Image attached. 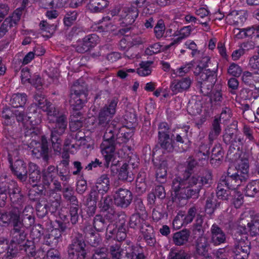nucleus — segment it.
<instances>
[{
    "instance_id": "nucleus-56",
    "label": "nucleus",
    "mask_w": 259,
    "mask_h": 259,
    "mask_svg": "<svg viewBox=\"0 0 259 259\" xmlns=\"http://www.w3.org/2000/svg\"><path fill=\"white\" fill-rule=\"evenodd\" d=\"M230 189L226 188L225 185L220 181L217 186L215 197L218 200H227L230 194L229 191Z\"/></svg>"
},
{
    "instance_id": "nucleus-36",
    "label": "nucleus",
    "mask_w": 259,
    "mask_h": 259,
    "mask_svg": "<svg viewBox=\"0 0 259 259\" xmlns=\"http://www.w3.org/2000/svg\"><path fill=\"white\" fill-rule=\"evenodd\" d=\"M21 222L28 227L34 224L35 222V217L34 214V209L32 206L29 205L25 206L23 211L22 219L21 220Z\"/></svg>"
},
{
    "instance_id": "nucleus-59",
    "label": "nucleus",
    "mask_w": 259,
    "mask_h": 259,
    "mask_svg": "<svg viewBox=\"0 0 259 259\" xmlns=\"http://www.w3.org/2000/svg\"><path fill=\"white\" fill-rule=\"evenodd\" d=\"M152 61H142L140 63V67L137 69L136 72L141 76L149 75L152 72L151 65Z\"/></svg>"
},
{
    "instance_id": "nucleus-29",
    "label": "nucleus",
    "mask_w": 259,
    "mask_h": 259,
    "mask_svg": "<svg viewBox=\"0 0 259 259\" xmlns=\"http://www.w3.org/2000/svg\"><path fill=\"white\" fill-rule=\"evenodd\" d=\"M147 214L135 213L133 214L128 222L129 226L131 228L143 230L144 227L150 225L147 221Z\"/></svg>"
},
{
    "instance_id": "nucleus-46",
    "label": "nucleus",
    "mask_w": 259,
    "mask_h": 259,
    "mask_svg": "<svg viewBox=\"0 0 259 259\" xmlns=\"http://www.w3.org/2000/svg\"><path fill=\"white\" fill-rule=\"evenodd\" d=\"M234 259H247L250 252V246H235L233 250Z\"/></svg>"
},
{
    "instance_id": "nucleus-33",
    "label": "nucleus",
    "mask_w": 259,
    "mask_h": 259,
    "mask_svg": "<svg viewBox=\"0 0 259 259\" xmlns=\"http://www.w3.org/2000/svg\"><path fill=\"white\" fill-rule=\"evenodd\" d=\"M130 251L126 253L127 259H146L144 248L139 244L132 245L129 247Z\"/></svg>"
},
{
    "instance_id": "nucleus-42",
    "label": "nucleus",
    "mask_w": 259,
    "mask_h": 259,
    "mask_svg": "<svg viewBox=\"0 0 259 259\" xmlns=\"http://www.w3.org/2000/svg\"><path fill=\"white\" fill-rule=\"evenodd\" d=\"M109 221L101 214L96 215L93 220V227L97 232H102L108 226H112L113 225L108 224Z\"/></svg>"
},
{
    "instance_id": "nucleus-24",
    "label": "nucleus",
    "mask_w": 259,
    "mask_h": 259,
    "mask_svg": "<svg viewBox=\"0 0 259 259\" xmlns=\"http://www.w3.org/2000/svg\"><path fill=\"white\" fill-rule=\"evenodd\" d=\"M47 202L50 206L49 210L51 213H56L60 207L61 195L55 190H49L47 193Z\"/></svg>"
},
{
    "instance_id": "nucleus-21",
    "label": "nucleus",
    "mask_w": 259,
    "mask_h": 259,
    "mask_svg": "<svg viewBox=\"0 0 259 259\" xmlns=\"http://www.w3.org/2000/svg\"><path fill=\"white\" fill-rule=\"evenodd\" d=\"M214 67L212 68L205 69L200 65H197L194 70V74L195 76H199L198 80L206 79L207 78L212 79L213 81L214 77H217L218 70V63L214 61Z\"/></svg>"
},
{
    "instance_id": "nucleus-62",
    "label": "nucleus",
    "mask_w": 259,
    "mask_h": 259,
    "mask_svg": "<svg viewBox=\"0 0 259 259\" xmlns=\"http://www.w3.org/2000/svg\"><path fill=\"white\" fill-rule=\"evenodd\" d=\"M195 62L191 61L186 63L176 69L175 74L177 76L183 77L188 73L194 67Z\"/></svg>"
},
{
    "instance_id": "nucleus-14",
    "label": "nucleus",
    "mask_w": 259,
    "mask_h": 259,
    "mask_svg": "<svg viewBox=\"0 0 259 259\" xmlns=\"http://www.w3.org/2000/svg\"><path fill=\"white\" fill-rule=\"evenodd\" d=\"M241 176L239 171L230 167L228 169L227 175L224 178L222 177L220 181L225 185L226 188L233 190L246 181L245 179L241 178Z\"/></svg>"
},
{
    "instance_id": "nucleus-61",
    "label": "nucleus",
    "mask_w": 259,
    "mask_h": 259,
    "mask_svg": "<svg viewBox=\"0 0 259 259\" xmlns=\"http://www.w3.org/2000/svg\"><path fill=\"white\" fill-rule=\"evenodd\" d=\"M69 216L72 225H75L78 221L79 217V207L78 203L68 206Z\"/></svg>"
},
{
    "instance_id": "nucleus-6",
    "label": "nucleus",
    "mask_w": 259,
    "mask_h": 259,
    "mask_svg": "<svg viewBox=\"0 0 259 259\" xmlns=\"http://www.w3.org/2000/svg\"><path fill=\"white\" fill-rule=\"evenodd\" d=\"M132 133L126 126L121 125V124L115 120L112 121L111 124L106 128L103 137V141L107 140L112 144L114 147V154L116 155V141L118 139H121L122 142H126L132 137Z\"/></svg>"
},
{
    "instance_id": "nucleus-11",
    "label": "nucleus",
    "mask_w": 259,
    "mask_h": 259,
    "mask_svg": "<svg viewBox=\"0 0 259 259\" xmlns=\"http://www.w3.org/2000/svg\"><path fill=\"white\" fill-rule=\"evenodd\" d=\"M138 15L139 10L134 6H131L125 9L119 20L120 24L123 27L119 29L118 33L125 34L130 32L131 25L134 23Z\"/></svg>"
},
{
    "instance_id": "nucleus-34",
    "label": "nucleus",
    "mask_w": 259,
    "mask_h": 259,
    "mask_svg": "<svg viewBox=\"0 0 259 259\" xmlns=\"http://www.w3.org/2000/svg\"><path fill=\"white\" fill-rule=\"evenodd\" d=\"M221 203V202L213 193H211L206 197L205 205V212L209 215L212 214L215 210L220 206Z\"/></svg>"
},
{
    "instance_id": "nucleus-23",
    "label": "nucleus",
    "mask_w": 259,
    "mask_h": 259,
    "mask_svg": "<svg viewBox=\"0 0 259 259\" xmlns=\"http://www.w3.org/2000/svg\"><path fill=\"white\" fill-rule=\"evenodd\" d=\"M232 237L234 240V246L238 245V246H250V242L248 240L247 229L244 225L239 226L237 229L233 231Z\"/></svg>"
},
{
    "instance_id": "nucleus-49",
    "label": "nucleus",
    "mask_w": 259,
    "mask_h": 259,
    "mask_svg": "<svg viewBox=\"0 0 259 259\" xmlns=\"http://www.w3.org/2000/svg\"><path fill=\"white\" fill-rule=\"evenodd\" d=\"M158 144L161 149L167 152H172L174 150V144L172 137L169 135L158 137Z\"/></svg>"
},
{
    "instance_id": "nucleus-8",
    "label": "nucleus",
    "mask_w": 259,
    "mask_h": 259,
    "mask_svg": "<svg viewBox=\"0 0 259 259\" xmlns=\"http://www.w3.org/2000/svg\"><path fill=\"white\" fill-rule=\"evenodd\" d=\"M118 99L113 97L108 99L106 104L102 107L98 113V124L102 126H106L109 124L116 113Z\"/></svg>"
},
{
    "instance_id": "nucleus-9",
    "label": "nucleus",
    "mask_w": 259,
    "mask_h": 259,
    "mask_svg": "<svg viewBox=\"0 0 259 259\" xmlns=\"http://www.w3.org/2000/svg\"><path fill=\"white\" fill-rule=\"evenodd\" d=\"M87 96L85 90L76 82L71 89L69 100L72 109L81 110L87 102Z\"/></svg>"
},
{
    "instance_id": "nucleus-45",
    "label": "nucleus",
    "mask_w": 259,
    "mask_h": 259,
    "mask_svg": "<svg viewBox=\"0 0 259 259\" xmlns=\"http://www.w3.org/2000/svg\"><path fill=\"white\" fill-rule=\"evenodd\" d=\"M147 228L142 231L143 239L148 246H154L156 241L153 227L150 225Z\"/></svg>"
},
{
    "instance_id": "nucleus-51",
    "label": "nucleus",
    "mask_w": 259,
    "mask_h": 259,
    "mask_svg": "<svg viewBox=\"0 0 259 259\" xmlns=\"http://www.w3.org/2000/svg\"><path fill=\"white\" fill-rule=\"evenodd\" d=\"M101 199L98 203V206L102 212H109L112 210L114 201L110 195H107L105 197L100 196Z\"/></svg>"
},
{
    "instance_id": "nucleus-22",
    "label": "nucleus",
    "mask_w": 259,
    "mask_h": 259,
    "mask_svg": "<svg viewBox=\"0 0 259 259\" xmlns=\"http://www.w3.org/2000/svg\"><path fill=\"white\" fill-rule=\"evenodd\" d=\"M125 224V221L121 223V226L118 229L112 226H108L107 228V234H106L107 239H112L116 241V242L120 243L121 241L124 240L126 237V230L123 227L122 225Z\"/></svg>"
},
{
    "instance_id": "nucleus-41",
    "label": "nucleus",
    "mask_w": 259,
    "mask_h": 259,
    "mask_svg": "<svg viewBox=\"0 0 259 259\" xmlns=\"http://www.w3.org/2000/svg\"><path fill=\"white\" fill-rule=\"evenodd\" d=\"M45 187L42 185L34 184L32 185V188L28 191V196L31 201H36L39 199L40 196L45 193Z\"/></svg>"
},
{
    "instance_id": "nucleus-58",
    "label": "nucleus",
    "mask_w": 259,
    "mask_h": 259,
    "mask_svg": "<svg viewBox=\"0 0 259 259\" xmlns=\"http://www.w3.org/2000/svg\"><path fill=\"white\" fill-rule=\"evenodd\" d=\"M237 30L239 31L236 34V36L238 39H243L247 37L252 38L255 32H256V27L254 26L241 29L238 28Z\"/></svg>"
},
{
    "instance_id": "nucleus-44",
    "label": "nucleus",
    "mask_w": 259,
    "mask_h": 259,
    "mask_svg": "<svg viewBox=\"0 0 259 259\" xmlns=\"http://www.w3.org/2000/svg\"><path fill=\"white\" fill-rule=\"evenodd\" d=\"M210 100L214 105H220L223 100L222 85L217 84L210 93Z\"/></svg>"
},
{
    "instance_id": "nucleus-19",
    "label": "nucleus",
    "mask_w": 259,
    "mask_h": 259,
    "mask_svg": "<svg viewBox=\"0 0 259 259\" xmlns=\"http://www.w3.org/2000/svg\"><path fill=\"white\" fill-rule=\"evenodd\" d=\"M35 147L32 150V155L36 158H42L45 162L48 163L49 159V145L45 136H42L41 142H35Z\"/></svg>"
},
{
    "instance_id": "nucleus-5",
    "label": "nucleus",
    "mask_w": 259,
    "mask_h": 259,
    "mask_svg": "<svg viewBox=\"0 0 259 259\" xmlns=\"http://www.w3.org/2000/svg\"><path fill=\"white\" fill-rule=\"evenodd\" d=\"M66 216L60 214V219L54 222L52 229L48 231L43 237V243L51 247H56L63 240V235L69 230V222H65Z\"/></svg>"
},
{
    "instance_id": "nucleus-15",
    "label": "nucleus",
    "mask_w": 259,
    "mask_h": 259,
    "mask_svg": "<svg viewBox=\"0 0 259 259\" xmlns=\"http://www.w3.org/2000/svg\"><path fill=\"white\" fill-rule=\"evenodd\" d=\"M8 160L12 174L21 182L26 181L28 173L26 163L22 160H17L13 163L12 156L9 154L8 156Z\"/></svg>"
},
{
    "instance_id": "nucleus-31",
    "label": "nucleus",
    "mask_w": 259,
    "mask_h": 259,
    "mask_svg": "<svg viewBox=\"0 0 259 259\" xmlns=\"http://www.w3.org/2000/svg\"><path fill=\"white\" fill-rule=\"evenodd\" d=\"M216 77H214L213 81H211L212 79L209 78L198 80L196 85L197 90L199 91L202 95L205 96H208L212 90V87L215 83Z\"/></svg>"
},
{
    "instance_id": "nucleus-13",
    "label": "nucleus",
    "mask_w": 259,
    "mask_h": 259,
    "mask_svg": "<svg viewBox=\"0 0 259 259\" xmlns=\"http://www.w3.org/2000/svg\"><path fill=\"white\" fill-rule=\"evenodd\" d=\"M14 117L16 118L18 122H21L24 127H26L25 131V137H31L37 135L39 133L38 128L34 127L30 124L31 117L28 116L27 113L25 114L24 110H14Z\"/></svg>"
},
{
    "instance_id": "nucleus-3",
    "label": "nucleus",
    "mask_w": 259,
    "mask_h": 259,
    "mask_svg": "<svg viewBox=\"0 0 259 259\" xmlns=\"http://www.w3.org/2000/svg\"><path fill=\"white\" fill-rule=\"evenodd\" d=\"M12 227L10 231L11 237L10 244H14L17 248L24 251L28 256H35V246L33 244V242L26 239L27 235L26 229L28 227L21 222V219L15 222Z\"/></svg>"
},
{
    "instance_id": "nucleus-26",
    "label": "nucleus",
    "mask_w": 259,
    "mask_h": 259,
    "mask_svg": "<svg viewBox=\"0 0 259 259\" xmlns=\"http://www.w3.org/2000/svg\"><path fill=\"white\" fill-rule=\"evenodd\" d=\"M226 236L223 230L217 224H213L210 228L209 242L214 246H218L226 242Z\"/></svg>"
},
{
    "instance_id": "nucleus-20",
    "label": "nucleus",
    "mask_w": 259,
    "mask_h": 259,
    "mask_svg": "<svg viewBox=\"0 0 259 259\" xmlns=\"http://www.w3.org/2000/svg\"><path fill=\"white\" fill-rule=\"evenodd\" d=\"M99 41V36L96 34L86 35L81 42L76 45V51L79 53H84L94 48Z\"/></svg>"
},
{
    "instance_id": "nucleus-37",
    "label": "nucleus",
    "mask_w": 259,
    "mask_h": 259,
    "mask_svg": "<svg viewBox=\"0 0 259 259\" xmlns=\"http://www.w3.org/2000/svg\"><path fill=\"white\" fill-rule=\"evenodd\" d=\"M190 235L189 230L184 229L174 234L172 240L177 246H182L185 244L189 240Z\"/></svg>"
},
{
    "instance_id": "nucleus-16",
    "label": "nucleus",
    "mask_w": 259,
    "mask_h": 259,
    "mask_svg": "<svg viewBox=\"0 0 259 259\" xmlns=\"http://www.w3.org/2000/svg\"><path fill=\"white\" fill-rule=\"evenodd\" d=\"M86 244L82 239L75 238L68 247V256L71 259H85Z\"/></svg>"
},
{
    "instance_id": "nucleus-28",
    "label": "nucleus",
    "mask_w": 259,
    "mask_h": 259,
    "mask_svg": "<svg viewBox=\"0 0 259 259\" xmlns=\"http://www.w3.org/2000/svg\"><path fill=\"white\" fill-rule=\"evenodd\" d=\"M8 195L13 204L21 205L23 202V196L21 194V189L16 182L9 183Z\"/></svg>"
},
{
    "instance_id": "nucleus-25",
    "label": "nucleus",
    "mask_w": 259,
    "mask_h": 259,
    "mask_svg": "<svg viewBox=\"0 0 259 259\" xmlns=\"http://www.w3.org/2000/svg\"><path fill=\"white\" fill-rule=\"evenodd\" d=\"M192 83V79L189 77L176 79L172 81L170 88L174 95L181 93L188 90Z\"/></svg>"
},
{
    "instance_id": "nucleus-27",
    "label": "nucleus",
    "mask_w": 259,
    "mask_h": 259,
    "mask_svg": "<svg viewBox=\"0 0 259 259\" xmlns=\"http://www.w3.org/2000/svg\"><path fill=\"white\" fill-rule=\"evenodd\" d=\"M137 166V164L135 165V164H132L130 162L124 163L118 171V179L122 181L132 182L135 178V175L131 168L133 169Z\"/></svg>"
},
{
    "instance_id": "nucleus-18",
    "label": "nucleus",
    "mask_w": 259,
    "mask_h": 259,
    "mask_svg": "<svg viewBox=\"0 0 259 259\" xmlns=\"http://www.w3.org/2000/svg\"><path fill=\"white\" fill-rule=\"evenodd\" d=\"M34 99L37 103L31 104L27 110L28 116L31 117L30 124L33 126L40 121L41 116L40 112L41 108L39 106V103L44 102L45 98L44 96L36 94Z\"/></svg>"
},
{
    "instance_id": "nucleus-38",
    "label": "nucleus",
    "mask_w": 259,
    "mask_h": 259,
    "mask_svg": "<svg viewBox=\"0 0 259 259\" xmlns=\"http://www.w3.org/2000/svg\"><path fill=\"white\" fill-rule=\"evenodd\" d=\"M212 143H210L209 140L207 143L202 142L196 150V157L199 160H207L209 158V149Z\"/></svg>"
},
{
    "instance_id": "nucleus-1",
    "label": "nucleus",
    "mask_w": 259,
    "mask_h": 259,
    "mask_svg": "<svg viewBox=\"0 0 259 259\" xmlns=\"http://www.w3.org/2000/svg\"><path fill=\"white\" fill-rule=\"evenodd\" d=\"M39 106L43 111L47 112L49 122L55 123V126L51 131V141L54 151L60 152L62 149L61 136L67 127V117L64 114H60L59 109L45 99L44 102L39 103Z\"/></svg>"
},
{
    "instance_id": "nucleus-64",
    "label": "nucleus",
    "mask_w": 259,
    "mask_h": 259,
    "mask_svg": "<svg viewBox=\"0 0 259 259\" xmlns=\"http://www.w3.org/2000/svg\"><path fill=\"white\" fill-rule=\"evenodd\" d=\"M190 255L185 250L181 249L178 250H171L169 251L167 259H190Z\"/></svg>"
},
{
    "instance_id": "nucleus-57",
    "label": "nucleus",
    "mask_w": 259,
    "mask_h": 259,
    "mask_svg": "<svg viewBox=\"0 0 259 259\" xmlns=\"http://www.w3.org/2000/svg\"><path fill=\"white\" fill-rule=\"evenodd\" d=\"M78 12L76 10L69 11L65 14L63 21L65 27H70L76 21Z\"/></svg>"
},
{
    "instance_id": "nucleus-12",
    "label": "nucleus",
    "mask_w": 259,
    "mask_h": 259,
    "mask_svg": "<svg viewBox=\"0 0 259 259\" xmlns=\"http://www.w3.org/2000/svg\"><path fill=\"white\" fill-rule=\"evenodd\" d=\"M110 188V181L108 175H102L98 178L89 194L91 195V197H97L99 199L100 196H103L108 192Z\"/></svg>"
},
{
    "instance_id": "nucleus-4",
    "label": "nucleus",
    "mask_w": 259,
    "mask_h": 259,
    "mask_svg": "<svg viewBox=\"0 0 259 259\" xmlns=\"http://www.w3.org/2000/svg\"><path fill=\"white\" fill-rule=\"evenodd\" d=\"M171 190L172 195H174L173 201L197 197L200 191V188L192 183L191 178L185 179L179 176H176L172 180Z\"/></svg>"
},
{
    "instance_id": "nucleus-55",
    "label": "nucleus",
    "mask_w": 259,
    "mask_h": 259,
    "mask_svg": "<svg viewBox=\"0 0 259 259\" xmlns=\"http://www.w3.org/2000/svg\"><path fill=\"white\" fill-rule=\"evenodd\" d=\"M244 191L246 196L254 197L256 194L259 193V180H252L248 183Z\"/></svg>"
},
{
    "instance_id": "nucleus-7",
    "label": "nucleus",
    "mask_w": 259,
    "mask_h": 259,
    "mask_svg": "<svg viewBox=\"0 0 259 259\" xmlns=\"http://www.w3.org/2000/svg\"><path fill=\"white\" fill-rule=\"evenodd\" d=\"M100 148L103 162L96 158L94 161H92L85 166V169L91 170L93 168L98 167L108 168L110 166L112 169L113 167L116 165L115 161L116 155L114 154V147L112 145L110 144L107 140L102 142Z\"/></svg>"
},
{
    "instance_id": "nucleus-43",
    "label": "nucleus",
    "mask_w": 259,
    "mask_h": 259,
    "mask_svg": "<svg viewBox=\"0 0 259 259\" xmlns=\"http://www.w3.org/2000/svg\"><path fill=\"white\" fill-rule=\"evenodd\" d=\"M27 100V96L25 93L14 94L10 100V104L14 108H23Z\"/></svg>"
},
{
    "instance_id": "nucleus-39",
    "label": "nucleus",
    "mask_w": 259,
    "mask_h": 259,
    "mask_svg": "<svg viewBox=\"0 0 259 259\" xmlns=\"http://www.w3.org/2000/svg\"><path fill=\"white\" fill-rule=\"evenodd\" d=\"M154 165L155 169L156 180L159 183H164L167 179V166L163 162L160 163L158 165H155L154 162Z\"/></svg>"
},
{
    "instance_id": "nucleus-35",
    "label": "nucleus",
    "mask_w": 259,
    "mask_h": 259,
    "mask_svg": "<svg viewBox=\"0 0 259 259\" xmlns=\"http://www.w3.org/2000/svg\"><path fill=\"white\" fill-rule=\"evenodd\" d=\"M224 156V151L220 144L215 145L211 150L210 162L214 166H218L222 162Z\"/></svg>"
},
{
    "instance_id": "nucleus-48",
    "label": "nucleus",
    "mask_w": 259,
    "mask_h": 259,
    "mask_svg": "<svg viewBox=\"0 0 259 259\" xmlns=\"http://www.w3.org/2000/svg\"><path fill=\"white\" fill-rule=\"evenodd\" d=\"M111 17L109 16L103 17L98 23H95L92 27L93 31L99 32L108 31V28L110 25Z\"/></svg>"
},
{
    "instance_id": "nucleus-32",
    "label": "nucleus",
    "mask_w": 259,
    "mask_h": 259,
    "mask_svg": "<svg viewBox=\"0 0 259 259\" xmlns=\"http://www.w3.org/2000/svg\"><path fill=\"white\" fill-rule=\"evenodd\" d=\"M192 183L201 189L202 186L208 187L212 183V173L209 170H205L201 175L191 177Z\"/></svg>"
},
{
    "instance_id": "nucleus-53",
    "label": "nucleus",
    "mask_w": 259,
    "mask_h": 259,
    "mask_svg": "<svg viewBox=\"0 0 259 259\" xmlns=\"http://www.w3.org/2000/svg\"><path fill=\"white\" fill-rule=\"evenodd\" d=\"M247 232H249L251 236L259 235V213L254 215L251 222L247 223Z\"/></svg>"
},
{
    "instance_id": "nucleus-40",
    "label": "nucleus",
    "mask_w": 259,
    "mask_h": 259,
    "mask_svg": "<svg viewBox=\"0 0 259 259\" xmlns=\"http://www.w3.org/2000/svg\"><path fill=\"white\" fill-rule=\"evenodd\" d=\"M222 132L220 119L215 117L212 122L208 134V140L210 143H213V141L218 138Z\"/></svg>"
},
{
    "instance_id": "nucleus-17",
    "label": "nucleus",
    "mask_w": 259,
    "mask_h": 259,
    "mask_svg": "<svg viewBox=\"0 0 259 259\" xmlns=\"http://www.w3.org/2000/svg\"><path fill=\"white\" fill-rule=\"evenodd\" d=\"M114 203L119 207L127 208L133 200V193L128 189L120 188L113 194Z\"/></svg>"
},
{
    "instance_id": "nucleus-63",
    "label": "nucleus",
    "mask_w": 259,
    "mask_h": 259,
    "mask_svg": "<svg viewBox=\"0 0 259 259\" xmlns=\"http://www.w3.org/2000/svg\"><path fill=\"white\" fill-rule=\"evenodd\" d=\"M108 250L112 259H121L122 250L121 248V243L115 242L109 246Z\"/></svg>"
},
{
    "instance_id": "nucleus-2",
    "label": "nucleus",
    "mask_w": 259,
    "mask_h": 259,
    "mask_svg": "<svg viewBox=\"0 0 259 259\" xmlns=\"http://www.w3.org/2000/svg\"><path fill=\"white\" fill-rule=\"evenodd\" d=\"M242 133L245 139L241 135L234 134L230 130H225L223 134V142L226 145H230L227 154V157L229 159L233 160L239 157L241 149L246 140H248L249 143L255 142L252 127L246 124L244 125Z\"/></svg>"
},
{
    "instance_id": "nucleus-10",
    "label": "nucleus",
    "mask_w": 259,
    "mask_h": 259,
    "mask_svg": "<svg viewBox=\"0 0 259 259\" xmlns=\"http://www.w3.org/2000/svg\"><path fill=\"white\" fill-rule=\"evenodd\" d=\"M189 126H187L182 128H177L171 134L172 142L174 146H177L179 152L187 151L189 147L190 141L188 138Z\"/></svg>"
},
{
    "instance_id": "nucleus-50",
    "label": "nucleus",
    "mask_w": 259,
    "mask_h": 259,
    "mask_svg": "<svg viewBox=\"0 0 259 259\" xmlns=\"http://www.w3.org/2000/svg\"><path fill=\"white\" fill-rule=\"evenodd\" d=\"M62 193L64 198L68 203V206L78 203V199L76 196L74 195V191L71 187H68L63 188Z\"/></svg>"
},
{
    "instance_id": "nucleus-52",
    "label": "nucleus",
    "mask_w": 259,
    "mask_h": 259,
    "mask_svg": "<svg viewBox=\"0 0 259 259\" xmlns=\"http://www.w3.org/2000/svg\"><path fill=\"white\" fill-rule=\"evenodd\" d=\"M167 217L168 213L164 205L157 206L152 210V218L155 223L160 222L164 218L167 219Z\"/></svg>"
},
{
    "instance_id": "nucleus-60",
    "label": "nucleus",
    "mask_w": 259,
    "mask_h": 259,
    "mask_svg": "<svg viewBox=\"0 0 259 259\" xmlns=\"http://www.w3.org/2000/svg\"><path fill=\"white\" fill-rule=\"evenodd\" d=\"M98 200L99 198L97 197H91L90 194L88 195L86 199V205L87 206V212L89 217H92L95 214Z\"/></svg>"
},
{
    "instance_id": "nucleus-47",
    "label": "nucleus",
    "mask_w": 259,
    "mask_h": 259,
    "mask_svg": "<svg viewBox=\"0 0 259 259\" xmlns=\"http://www.w3.org/2000/svg\"><path fill=\"white\" fill-rule=\"evenodd\" d=\"M109 5L107 0H90L88 5L89 9L95 13L101 12Z\"/></svg>"
},
{
    "instance_id": "nucleus-30",
    "label": "nucleus",
    "mask_w": 259,
    "mask_h": 259,
    "mask_svg": "<svg viewBox=\"0 0 259 259\" xmlns=\"http://www.w3.org/2000/svg\"><path fill=\"white\" fill-rule=\"evenodd\" d=\"M20 219H21L20 213L16 209L0 212V226H8L10 224H11L12 226Z\"/></svg>"
},
{
    "instance_id": "nucleus-54",
    "label": "nucleus",
    "mask_w": 259,
    "mask_h": 259,
    "mask_svg": "<svg viewBox=\"0 0 259 259\" xmlns=\"http://www.w3.org/2000/svg\"><path fill=\"white\" fill-rule=\"evenodd\" d=\"M208 243L205 237L198 238L196 243V252L201 256L206 255L208 252Z\"/></svg>"
}]
</instances>
